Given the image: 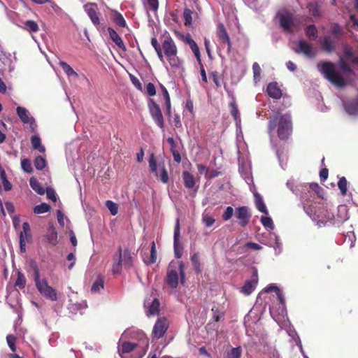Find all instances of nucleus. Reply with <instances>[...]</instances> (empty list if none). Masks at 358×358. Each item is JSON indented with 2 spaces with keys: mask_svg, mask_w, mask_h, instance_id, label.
<instances>
[{
  "mask_svg": "<svg viewBox=\"0 0 358 358\" xmlns=\"http://www.w3.org/2000/svg\"><path fill=\"white\" fill-rule=\"evenodd\" d=\"M301 203L306 213L319 227L326 225H336L335 216L327 206H313L307 196H300Z\"/></svg>",
  "mask_w": 358,
  "mask_h": 358,
  "instance_id": "obj_1",
  "label": "nucleus"
},
{
  "mask_svg": "<svg viewBox=\"0 0 358 358\" xmlns=\"http://www.w3.org/2000/svg\"><path fill=\"white\" fill-rule=\"evenodd\" d=\"M133 334H136L140 339V343H132V342H122L120 345V341H119L118 352L120 355L123 357L124 354L134 352L136 353L135 358H141L146 352L148 347V341L145 334L142 331H134L131 329L125 330L122 334L121 339L127 338H134Z\"/></svg>",
  "mask_w": 358,
  "mask_h": 358,
  "instance_id": "obj_2",
  "label": "nucleus"
},
{
  "mask_svg": "<svg viewBox=\"0 0 358 358\" xmlns=\"http://www.w3.org/2000/svg\"><path fill=\"white\" fill-rule=\"evenodd\" d=\"M278 126V136L282 140L287 139L292 133L291 116L288 113L277 115L271 117L268 122V131L271 134Z\"/></svg>",
  "mask_w": 358,
  "mask_h": 358,
  "instance_id": "obj_3",
  "label": "nucleus"
},
{
  "mask_svg": "<svg viewBox=\"0 0 358 358\" xmlns=\"http://www.w3.org/2000/svg\"><path fill=\"white\" fill-rule=\"evenodd\" d=\"M162 49L171 68L176 72L182 73L184 71L182 63L177 56V47L171 38L164 39L162 43Z\"/></svg>",
  "mask_w": 358,
  "mask_h": 358,
  "instance_id": "obj_4",
  "label": "nucleus"
},
{
  "mask_svg": "<svg viewBox=\"0 0 358 358\" xmlns=\"http://www.w3.org/2000/svg\"><path fill=\"white\" fill-rule=\"evenodd\" d=\"M317 70L332 84L337 87H342L345 85V82L343 77L336 71V66L329 62H324L318 64Z\"/></svg>",
  "mask_w": 358,
  "mask_h": 358,
  "instance_id": "obj_5",
  "label": "nucleus"
},
{
  "mask_svg": "<svg viewBox=\"0 0 358 358\" xmlns=\"http://www.w3.org/2000/svg\"><path fill=\"white\" fill-rule=\"evenodd\" d=\"M34 280L36 289L41 295L50 301H57L56 290L48 285L46 278H41L40 271L37 266H34Z\"/></svg>",
  "mask_w": 358,
  "mask_h": 358,
  "instance_id": "obj_6",
  "label": "nucleus"
},
{
  "mask_svg": "<svg viewBox=\"0 0 358 358\" xmlns=\"http://www.w3.org/2000/svg\"><path fill=\"white\" fill-rule=\"evenodd\" d=\"M277 17L280 27L285 32L291 34L300 29L299 23L291 13L287 10L279 11Z\"/></svg>",
  "mask_w": 358,
  "mask_h": 358,
  "instance_id": "obj_7",
  "label": "nucleus"
},
{
  "mask_svg": "<svg viewBox=\"0 0 358 358\" xmlns=\"http://www.w3.org/2000/svg\"><path fill=\"white\" fill-rule=\"evenodd\" d=\"M230 111L231 116L233 117L236 127V134H237V147H238V154L240 155V142L241 139L243 138V132L241 129V120L240 113L238 108V106L234 101H231L229 103Z\"/></svg>",
  "mask_w": 358,
  "mask_h": 358,
  "instance_id": "obj_8",
  "label": "nucleus"
},
{
  "mask_svg": "<svg viewBox=\"0 0 358 358\" xmlns=\"http://www.w3.org/2000/svg\"><path fill=\"white\" fill-rule=\"evenodd\" d=\"M294 50L297 54H302L307 58L312 59L316 56L317 50L311 44L304 40L296 42Z\"/></svg>",
  "mask_w": 358,
  "mask_h": 358,
  "instance_id": "obj_9",
  "label": "nucleus"
},
{
  "mask_svg": "<svg viewBox=\"0 0 358 358\" xmlns=\"http://www.w3.org/2000/svg\"><path fill=\"white\" fill-rule=\"evenodd\" d=\"M31 240L30 226L28 222H25L22 224V231L19 234L20 250L21 252L24 253L26 252V245L30 243Z\"/></svg>",
  "mask_w": 358,
  "mask_h": 358,
  "instance_id": "obj_10",
  "label": "nucleus"
},
{
  "mask_svg": "<svg viewBox=\"0 0 358 358\" xmlns=\"http://www.w3.org/2000/svg\"><path fill=\"white\" fill-rule=\"evenodd\" d=\"M148 107L151 117L155 123L161 129H163L164 127V117L158 104H157L152 99H150L148 101Z\"/></svg>",
  "mask_w": 358,
  "mask_h": 358,
  "instance_id": "obj_11",
  "label": "nucleus"
},
{
  "mask_svg": "<svg viewBox=\"0 0 358 358\" xmlns=\"http://www.w3.org/2000/svg\"><path fill=\"white\" fill-rule=\"evenodd\" d=\"M16 113L20 120L24 124H29L31 131H34L36 128L35 119L30 115L29 111L24 107L17 106Z\"/></svg>",
  "mask_w": 358,
  "mask_h": 358,
  "instance_id": "obj_12",
  "label": "nucleus"
},
{
  "mask_svg": "<svg viewBox=\"0 0 358 358\" xmlns=\"http://www.w3.org/2000/svg\"><path fill=\"white\" fill-rule=\"evenodd\" d=\"M268 236L269 238L267 241H262V243L267 246L273 248L276 255H280L282 251V245L280 237L275 233L272 232H269Z\"/></svg>",
  "mask_w": 358,
  "mask_h": 358,
  "instance_id": "obj_13",
  "label": "nucleus"
},
{
  "mask_svg": "<svg viewBox=\"0 0 358 358\" xmlns=\"http://www.w3.org/2000/svg\"><path fill=\"white\" fill-rule=\"evenodd\" d=\"M169 327V322L165 317H160L154 325L152 335L155 338L159 339L164 336Z\"/></svg>",
  "mask_w": 358,
  "mask_h": 358,
  "instance_id": "obj_14",
  "label": "nucleus"
},
{
  "mask_svg": "<svg viewBox=\"0 0 358 358\" xmlns=\"http://www.w3.org/2000/svg\"><path fill=\"white\" fill-rule=\"evenodd\" d=\"M258 283V273L256 268H253L251 278L247 280L241 287V292L245 295H250L256 288Z\"/></svg>",
  "mask_w": 358,
  "mask_h": 358,
  "instance_id": "obj_15",
  "label": "nucleus"
},
{
  "mask_svg": "<svg viewBox=\"0 0 358 358\" xmlns=\"http://www.w3.org/2000/svg\"><path fill=\"white\" fill-rule=\"evenodd\" d=\"M14 69L15 65L10 57V55H7L1 51V55H0V73L3 75L6 71L12 73Z\"/></svg>",
  "mask_w": 358,
  "mask_h": 358,
  "instance_id": "obj_16",
  "label": "nucleus"
},
{
  "mask_svg": "<svg viewBox=\"0 0 358 358\" xmlns=\"http://www.w3.org/2000/svg\"><path fill=\"white\" fill-rule=\"evenodd\" d=\"M235 216L238 220L239 224L244 227L248 224L251 214L248 207L241 206L236 208Z\"/></svg>",
  "mask_w": 358,
  "mask_h": 358,
  "instance_id": "obj_17",
  "label": "nucleus"
},
{
  "mask_svg": "<svg viewBox=\"0 0 358 358\" xmlns=\"http://www.w3.org/2000/svg\"><path fill=\"white\" fill-rule=\"evenodd\" d=\"M84 9L90 18L93 24L95 26H99L100 21L97 14V5L92 3H87L84 6Z\"/></svg>",
  "mask_w": 358,
  "mask_h": 358,
  "instance_id": "obj_18",
  "label": "nucleus"
},
{
  "mask_svg": "<svg viewBox=\"0 0 358 358\" xmlns=\"http://www.w3.org/2000/svg\"><path fill=\"white\" fill-rule=\"evenodd\" d=\"M144 306L147 309V316L150 317L151 315H158L159 302L157 299H154L152 301L150 299H146L144 302Z\"/></svg>",
  "mask_w": 358,
  "mask_h": 358,
  "instance_id": "obj_19",
  "label": "nucleus"
},
{
  "mask_svg": "<svg viewBox=\"0 0 358 358\" xmlns=\"http://www.w3.org/2000/svg\"><path fill=\"white\" fill-rule=\"evenodd\" d=\"M268 96L273 99H278L282 96V91L275 82L270 83L266 89Z\"/></svg>",
  "mask_w": 358,
  "mask_h": 358,
  "instance_id": "obj_20",
  "label": "nucleus"
},
{
  "mask_svg": "<svg viewBox=\"0 0 358 358\" xmlns=\"http://www.w3.org/2000/svg\"><path fill=\"white\" fill-rule=\"evenodd\" d=\"M271 291H274L276 293L278 299L279 300L282 306V313H283L284 312H285V301L282 292L276 285L273 284L268 285L264 289L265 292H270Z\"/></svg>",
  "mask_w": 358,
  "mask_h": 358,
  "instance_id": "obj_21",
  "label": "nucleus"
},
{
  "mask_svg": "<svg viewBox=\"0 0 358 358\" xmlns=\"http://www.w3.org/2000/svg\"><path fill=\"white\" fill-rule=\"evenodd\" d=\"M217 36L222 43H227L228 46V50L230 51L231 48V43L229 34L223 24H220L217 28Z\"/></svg>",
  "mask_w": 358,
  "mask_h": 358,
  "instance_id": "obj_22",
  "label": "nucleus"
},
{
  "mask_svg": "<svg viewBox=\"0 0 358 358\" xmlns=\"http://www.w3.org/2000/svg\"><path fill=\"white\" fill-rule=\"evenodd\" d=\"M180 236V221L179 218L176 219L175 229H174V253L175 257L177 259H180L182 257V253L178 248V238Z\"/></svg>",
  "mask_w": 358,
  "mask_h": 358,
  "instance_id": "obj_23",
  "label": "nucleus"
},
{
  "mask_svg": "<svg viewBox=\"0 0 358 358\" xmlns=\"http://www.w3.org/2000/svg\"><path fill=\"white\" fill-rule=\"evenodd\" d=\"M166 282L172 288L177 287L178 285V274L177 271L171 268L168 269Z\"/></svg>",
  "mask_w": 358,
  "mask_h": 358,
  "instance_id": "obj_24",
  "label": "nucleus"
},
{
  "mask_svg": "<svg viewBox=\"0 0 358 358\" xmlns=\"http://www.w3.org/2000/svg\"><path fill=\"white\" fill-rule=\"evenodd\" d=\"M18 27L29 33H36L39 30L37 22L31 20L23 22L22 24L18 25Z\"/></svg>",
  "mask_w": 358,
  "mask_h": 358,
  "instance_id": "obj_25",
  "label": "nucleus"
},
{
  "mask_svg": "<svg viewBox=\"0 0 358 358\" xmlns=\"http://www.w3.org/2000/svg\"><path fill=\"white\" fill-rule=\"evenodd\" d=\"M344 108L348 114L350 115H358V99L345 103Z\"/></svg>",
  "mask_w": 358,
  "mask_h": 358,
  "instance_id": "obj_26",
  "label": "nucleus"
},
{
  "mask_svg": "<svg viewBox=\"0 0 358 358\" xmlns=\"http://www.w3.org/2000/svg\"><path fill=\"white\" fill-rule=\"evenodd\" d=\"M108 31L111 40L122 50H125V45L118 34L112 28L109 27Z\"/></svg>",
  "mask_w": 358,
  "mask_h": 358,
  "instance_id": "obj_27",
  "label": "nucleus"
},
{
  "mask_svg": "<svg viewBox=\"0 0 358 358\" xmlns=\"http://www.w3.org/2000/svg\"><path fill=\"white\" fill-rule=\"evenodd\" d=\"M254 197L255 206L258 209V210L266 215H268V210L261 195L257 192H255Z\"/></svg>",
  "mask_w": 358,
  "mask_h": 358,
  "instance_id": "obj_28",
  "label": "nucleus"
},
{
  "mask_svg": "<svg viewBox=\"0 0 358 358\" xmlns=\"http://www.w3.org/2000/svg\"><path fill=\"white\" fill-rule=\"evenodd\" d=\"M348 219V210L345 206H340L338 207V214L335 220L336 224L343 223L344 221Z\"/></svg>",
  "mask_w": 358,
  "mask_h": 358,
  "instance_id": "obj_29",
  "label": "nucleus"
},
{
  "mask_svg": "<svg viewBox=\"0 0 358 358\" xmlns=\"http://www.w3.org/2000/svg\"><path fill=\"white\" fill-rule=\"evenodd\" d=\"M31 143L33 149L37 150L38 152L43 153L45 151V148L41 143V140L38 134L33 135L31 137Z\"/></svg>",
  "mask_w": 358,
  "mask_h": 358,
  "instance_id": "obj_30",
  "label": "nucleus"
},
{
  "mask_svg": "<svg viewBox=\"0 0 358 358\" xmlns=\"http://www.w3.org/2000/svg\"><path fill=\"white\" fill-rule=\"evenodd\" d=\"M286 185L296 195L301 193L304 187L301 184H296L294 179L288 180Z\"/></svg>",
  "mask_w": 358,
  "mask_h": 358,
  "instance_id": "obj_31",
  "label": "nucleus"
},
{
  "mask_svg": "<svg viewBox=\"0 0 358 358\" xmlns=\"http://www.w3.org/2000/svg\"><path fill=\"white\" fill-rule=\"evenodd\" d=\"M185 41L189 45L196 59L199 62H201V55L196 43L190 37V36L186 37Z\"/></svg>",
  "mask_w": 358,
  "mask_h": 358,
  "instance_id": "obj_32",
  "label": "nucleus"
},
{
  "mask_svg": "<svg viewBox=\"0 0 358 358\" xmlns=\"http://www.w3.org/2000/svg\"><path fill=\"white\" fill-rule=\"evenodd\" d=\"M182 178L185 186L188 189H192L195 185V178L194 176L188 171H183Z\"/></svg>",
  "mask_w": 358,
  "mask_h": 358,
  "instance_id": "obj_33",
  "label": "nucleus"
},
{
  "mask_svg": "<svg viewBox=\"0 0 358 358\" xmlns=\"http://www.w3.org/2000/svg\"><path fill=\"white\" fill-rule=\"evenodd\" d=\"M122 264L127 269L131 268L133 266V257L127 249L124 251L123 256L122 255Z\"/></svg>",
  "mask_w": 358,
  "mask_h": 358,
  "instance_id": "obj_34",
  "label": "nucleus"
},
{
  "mask_svg": "<svg viewBox=\"0 0 358 358\" xmlns=\"http://www.w3.org/2000/svg\"><path fill=\"white\" fill-rule=\"evenodd\" d=\"M45 236L48 242L52 245H56L57 244V233L52 227H49Z\"/></svg>",
  "mask_w": 358,
  "mask_h": 358,
  "instance_id": "obj_35",
  "label": "nucleus"
},
{
  "mask_svg": "<svg viewBox=\"0 0 358 358\" xmlns=\"http://www.w3.org/2000/svg\"><path fill=\"white\" fill-rule=\"evenodd\" d=\"M319 41L326 52H330L334 50V45L329 36L322 37Z\"/></svg>",
  "mask_w": 358,
  "mask_h": 358,
  "instance_id": "obj_36",
  "label": "nucleus"
},
{
  "mask_svg": "<svg viewBox=\"0 0 358 358\" xmlns=\"http://www.w3.org/2000/svg\"><path fill=\"white\" fill-rule=\"evenodd\" d=\"M59 66L62 68L64 73L69 78H78V74L66 62H59Z\"/></svg>",
  "mask_w": 358,
  "mask_h": 358,
  "instance_id": "obj_37",
  "label": "nucleus"
},
{
  "mask_svg": "<svg viewBox=\"0 0 358 358\" xmlns=\"http://www.w3.org/2000/svg\"><path fill=\"white\" fill-rule=\"evenodd\" d=\"M29 185L32 189L34 190L37 194L40 195L45 194V189L41 185V184L35 178L32 177L30 178Z\"/></svg>",
  "mask_w": 358,
  "mask_h": 358,
  "instance_id": "obj_38",
  "label": "nucleus"
},
{
  "mask_svg": "<svg viewBox=\"0 0 358 358\" xmlns=\"http://www.w3.org/2000/svg\"><path fill=\"white\" fill-rule=\"evenodd\" d=\"M104 287V280L102 277H98L91 287V292L93 293L100 292Z\"/></svg>",
  "mask_w": 358,
  "mask_h": 358,
  "instance_id": "obj_39",
  "label": "nucleus"
},
{
  "mask_svg": "<svg viewBox=\"0 0 358 358\" xmlns=\"http://www.w3.org/2000/svg\"><path fill=\"white\" fill-rule=\"evenodd\" d=\"M159 171L155 173L159 177L163 183H167L169 182V175L164 167V164L159 165Z\"/></svg>",
  "mask_w": 358,
  "mask_h": 358,
  "instance_id": "obj_40",
  "label": "nucleus"
},
{
  "mask_svg": "<svg viewBox=\"0 0 358 358\" xmlns=\"http://www.w3.org/2000/svg\"><path fill=\"white\" fill-rule=\"evenodd\" d=\"M122 264V248L119 247L118 252L117 254V262H114L113 265V272L117 273L120 271V267Z\"/></svg>",
  "mask_w": 358,
  "mask_h": 358,
  "instance_id": "obj_41",
  "label": "nucleus"
},
{
  "mask_svg": "<svg viewBox=\"0 0 358 358\" xmlns=\"http://www.w3.org/2000/svg\"><path fill=\"white\" fill-rule=\"evenodd\" d=\"M26 285V278L24 275V274L20 272L17 271V279L15 282V287L19 289H23L24 288Z\"/></svg>",
  "mask_w": 358,
  "mask_h": 358,
  "instance_id": "obj_42",
  "label": "nucleus"
},
{
  "mask_svg": "<svg viewBox=\"0 0 358 358\" xmlns=\"http://www.w3.org/2000/svg\"><path fill=\"white\" fill-rule=\"evenodd\" d=\"M306 34L310 39L314 40L316 38L317 35V29L315 25H309L306 29Z\"/></svg>",
  "mask_w": 358,
  "mask_h": 358,
  "instance_id": "obj_43",
  "label": "nucleus"
},
{
  "mask_svg": "<svg viewBox=\"0 0 358 358\" xmlns=\"http://www.w3.org/2000/svg\"><path fill=\"white\" fill-rule=\"evenodd\" d=\"M260 221L266 229L273 230L275 227L273 220L270 217L262 216Z\"/></svg>",
  "mask_w": 358,
  "mask_h": 358,
  "instance_id": "obj_44",
  "label": "nucleus"
},
{
  "mask_svg": "<svg viewBox=\"0 0 358 358\" xmlns=\"http://www.w3.org/2000/svg\"><path fill=\"white\" fill-rule=\"evenodd\" d=\"M50 210V206L45 203H43L40 205H37L34 208V213L35 214H42L46 212H48Z\"/></svg>",
  "mask_w": 358,
  "mask_h": 358,
  "instance_id": "obj_45",
  "label": "nucleus"
},
{
  "mask_svg": "<svg viewBox=\"0 0 358 358\" xmlns=\"http://www.w3.org/2000/svg\"><path fill=\"white\" fill-rule=\"evenodd\" d=\"M35 168L38 170L43 169L46 166V160L41 156H38L34 159Z\"/></svg>",
  "mask_w": 358,
  "mask_h": 358,
  "instance_id": "obj_46",
  "label": "nucleus"
},
{
  "mask_svg": "<svg viewBox=\"0 0 358 358\" xmlns=\"http://www.w3.org/2000/svg\"><path fill=\"white\" fill-rule=\"evenodd\" d=\"M192 265L197 272L201 271L200 259L199 253H194L191 256Z\"/></svg>",
  "mask_w": 358,
  "mask_h": 358,
  "instance_id": "obj_47",
  "label": "nucleus"
},
{
  "mask_svg": "<svg viewBox=\"0 0 358 358\" xmlns=\"http://www.w3.org/2000/svg\"><path fill=\"white\" fill-rule=\"evenodd\" d=\"M347 185L348 182L346 178L345 177H341L338 180V187L343 196H345L347 193Z\"/></svg>",
  "mask_w": 358,
  "mask_h": 358,
  "instance_id": "obj_48",
  "label": "nucleus"
},
{
  "mask_svg": "<svg viewBox=\"0 0 358 358\" xmlns=\"http://www.w3.org/2000/svg\"><path fill=\"white\" fill-rule=\"evenodd\" d=\"M192 12L189 8H185L183 11V19L185 25H191L192 22Z\"/></svg>",
  "mask_w": 358,
  "mask_h": 358,
  "instance_id": "obj_49",
  "label": "nucleus"
},
{
  "mask_svg": "<svg viewBox=\"0 0 358 358\" xmlns=\"http://www.w3.org/2000/svg\"><path fill=\"white\" fill-rule=\"evenodd\" d=\"M211 310L213 312V318L215 322L220 321L224 315V311L222 310H220L218 307H216L215 306L212 308Z\"/></svg>",
  "mask_w": 358,
  "mask_h": 358,
  "instance_id": "obj_50",
  "label": "nucleus"
},
{
  "mask_svg": "<svg viewBox=\"0 0 358 358\" xmlns=\"http://www.w3.org/2000/svg\"><path fill=\"white\" fill-rule=\"evenodd\" d=\"M215 222V220L208 214L202 215V222L206 227H211Z\"/></svg>",
  "mask_w": 358,
  "mask_h": 358,
  "instance_id": "obj_51",
  "label": "nucleus"
},
{
  "mask_svg": "<svg viewBox=\"0 0 358 358\" xmlns=\"http://www.w3.org/2000/svg\"><path fill=\"white\" fill-rule=\"evenodd\" d=\"M106 206L110 210V213L113 215H115L117 213V212H118V206L115 202L108 200V201H107L106 202Z\"/></svg>",
  "mask_w": 358,
  "mask_h": 358,
  "instance_id": "obj_52",
  "label": "nucleus"
},
{
  "mask_svg": "<svg viewBox=\"0 0 358 358\" xmlns=\"http://www.w3.org/2000/svg\"><path fill=\"white\" fill-rule=\"evenodd\" d=\"M113 20L118 26L121 27H124L126 26L125 20L120 13H115Z\"/></svg>",
  "mask_w": 358,
  "mask_h": 358,
  "instance_id": "obj_53",
  "label": "nucleus"
},
{
  "mask_svg": "<svg viewBox=\"0 0 358 358\" xmlns=\"http://www.w3.org/2000/svg\"><path fill=\"white\" fill-rule=\"evenodd\" d=\"M21 167L24 172L28 173H31L33 171L31 164L28 159H24L21 161Z\"/></svg>",
  "mask_w": 358,
  "mask_h": 358,
  "instance_id": "obj_54",
  "label": "nucleus"
},
{
  "mask_svg": "<svg viewBox=\"0 0 358 358\" xmlns=\"http://www.w3.org/2000/svg\"><path fill=\"white\" fill-rule=\"evenodd\" d=\"M252 71H253V74H254V80L257 83V81L259 80L260 74H261V71H262L261 68H260L259 65L258 64V63L255 62L252 64Z\"/></svg>",
  "mask_w": 358,
  "mask_h": 358,
  "instance_id": "obj_55",
  "label": "nucleus"
},
{
  "mask_svg": "<svg viewBox=\"0 0 358 358\" xmlns=\"http://www.w3.org/2000/svg\"><path fill=\"white\" fill-rule=\"evenodd\" d=\"M241 348L240 347L233 348L227 355V358H241Z\"/></svg>",
  "mask_w": 358,
  "mask_h": 358,
  "instance_id": "obj_56",
  "label": "nucleus"
},
{
  "mask_svg": "<svg viewBox=\"0 0 358 358\" xmlns=\"http://www.w3.org/2000/svg\"><path fill=\"white\" fill-rule=\"evenodd\" d=\"M234 213V210L233 208L231 206H227L222 215L223 220H224V221L229 220L232 217Z\"/></svg>",
  "mask_w": 358,
  "mask_h": 358,
  "instance_id": "obj_57",
  "label": "nucleus"
},
{
  "mask_svg": "<svg viewBox=\"0 0 358 358\" xmlns=\"http://www.w3.org/2000/svg\"><path fill=\"white\" fill-rule=\"evenodd\" d=\"M310 189L315 192L320 197L322 196L324 189L317 183H310Z\"/></svg>",
  "mask_w": 358,
  "mask_h": 358,
  "instance_id": "obj_58",
  "label": "nucleus"
},
{
  "mask_svg": "<svg viewBox=\"0 0 358 358\" xmlns=\"http://www.w3.org/2000/svg\"><path fill=\"white\" fill-rule=\"evenodd\" d=\"M149 167H150V171L152 173H157V166L156 160H155V158L153 154H152L150 155V159H149Z\"/></svg>",
  "mask_w": 358,
  "mask_h": 358,
  "instance_id": "obj_59",
  "label": "nucleus"
},
{
  "mask_svg": "<svg viewBox=\"0 0 358 358\" xmlns=\"http://www.w3.org/2000/svg\"><path fill=\"white\" fill-rule=\"evenodd\" d=\"M157 260V250L155 242L152 243L151 250H150V258L148 261V264H153Z\"/></svg>",
  "mask_w": 358,
  "mask_h": 358,
  "instance_id": "obj_60",
  "label": "nucleus"
},
{
  "mask_svg": "<svg viewBox=\"0 0 358 358\" xmlns=\"http://www.w3.org/2000/svg\"><path fill=\"white\" fill-rule=\"evenodd\" d=\"M6 341L11 351L15 352L16 350L15 337L13 335H8L6 337Z\"/></svg>",
  "mask_w": 358,
  "mask_h": 358,
  "instance_id": "obj_61",
  "label": "nucleus"
},
{
  "mask_svg": "<svg viewBox=\"0 0 358 358\" xmlns=\"http://www.w3.org/2000/svg\"><path fill=\"white\" fill-rule=\"evenodd\" d=\"M331 34L335 37V38H339L342 35L341 28L338 24H335L333 26V27L331 29Z\"/></svg>",
  "mask_w": 358,
  "mask_h": 358,
  "instance_id": "obj_62",
  "label": "nucleus"
},
{
  "mask_svg": "<svg viewBox=\"0 0 358 358\" xmlns=\"http://www.w3.org/2000/svg\"><path fill=\"white\" fill-rule=\"evenodd\" d=\"M340 67L341 71L345 73H352V69L350 66L345 63L343 59H341L340 61Z\"/></svg>",
  "mask_w": 358,
  "mask_h": 358,
  "instance_id": "obj_63",
  "label": "nucleus"
},
{
  "mask_svg": "<svg viewBox=\"0 0 358 358\" xmlns=\"http://www.w3.org/2000/svg\"><path fill=\"white\" fill-rule=\"evenodd\" d=\"M146 93L150 96H155L156 94V89L152 83H149L146 86Z\"/></svg>",
  "mask_w": 358,
  "mask_h": 358,
  "instance_id": "obj_64",
  "label": "nucleus"
}]
</instances>
